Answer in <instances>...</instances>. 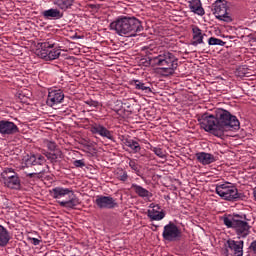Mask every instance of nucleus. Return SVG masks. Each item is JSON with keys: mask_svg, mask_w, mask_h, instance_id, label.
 I'll list each match as a JSON object with an SVG mask.
<instances>
[{"mask_svg": "<svg viewBox=\"0 0 256 256\" xmlns=\"http://www.w3.org/2000/svg\"><path fill=\"white\" fill-rule=\"evenodd\" d=\"M116 179H118V181H122L123 183H125V181L129 179V175L127 174V171L123 169H118L116 170Z\"/></svg>", "mask_w": 256, "mask_h": 256, "instance_id": "28", "label": "nucleus"}, {"mask_svg": "<svg viewBox=\"0 0 256 256\" xmlns=\"http://www.w3.org/2000/svg\"><path fill=\"white\" fill-rule=\"evenodd\" d=\"M124 145L126 147H129L133 153H139L141 151V145H139V142L133 140V139H125Z\"/></svg>", "mask_w": 256, "mask_h": 256, "instance_id": "24", "label": "nucleus"}, {"mask_svg": "<svg viewBox=\"0 0 256 256\" xmlns=\"http://www.w3.org/2000/svg\"><path fill=\"white\" fill-rule=\"evenodd\" d=\"M41 50L38 52L39 57L41 59H45V61H54V59H59V55H61L60 49H54L47 51L46 49H53L55 47V43L52 42H42L40 44Z\"/></svg>", "mask_w": 256, "mask_h": 256, "instance_id": "8", "label": "nucleus"}, {"mask_svg": "<svg viewBox=\"0 0 256 256\" xmlns=\"http://www.w3.org/2000/svg\"><path fill=\"white\" fill-rule=\"evenodd\" d=\"M201 129L210 132L215 137H223L227 131H238L241 123L237 116L232 115L229 111L221 109L216 113V117L211 114H203L198 118Z\"/></svg>", "mask_w": 256, "mask_h": 256, "instance_id": "1", "label": "nucleus"}, {"mask_svg": "<svg viewBox=\"0 0 256 256\" xmlns=\"http://www.w3.org/2000/svg\"><path fill=\"white\" fill-rule=\"evenodd\" d=\"M2 179L4 185L9 189H19L21 187V180H19V175L13 170V168H6L2 174Z\"/></svg>", "mask_w": 256, "mask_h": 256, "instance_id": "9", "label": "nucleus"}, {"mask_svg": "<svg viewBox=\"0 0 256 256\" xmlns=\"http://www.w3.org/2000/svg\"><path fill=\"white\" fill-rule=\"evenodd\" d=\"M42 16L49 21H57L63 19V12L57 8H50L42 12Z\"/></svg>", "mask_w": 256, "mask_h": 256, "instance_id": "17", "label": "nucleus"}, {"mask_svg": "<svg viewBox=\"0 0 256 256\" xmlns=\"http://www.w3.org/2000/svg\"><path fill=\"white\" fill-rule=\"evenodd\" d=\"M216 193L225 201H237L240 197L237 187L233 186L229 182L216 185Z\"/></svg>", "mask_w": 256, "mask_h": 256, "instance_id": "6", "label": "nucleus"}, {"mask_svg": "<svg viewBox=\"0 0 256 256\" xmlns=\"http://www.w3.org/2000/svg\"><path fill=\"white\" fill-rule=\"evenodd\" d=\"M209 45H219L220 47H223L225 45V42L219 38L210 37L208 39Z\"/></svg>", "mask_w": 256, "mask_h": 256, "instance_id": "31", "label": "nucleus"}, {"mask_svg": "<svg viewBox=\"0 0 256 256\" xmlns=\"http://www.w3.org/2000/svg\"><path fill=\"white\" fill-rule=\"evenodd\" d=\"M24 161L26 167H31L33 165H43V163H45V157L41 154H30Z\"/></svg>", "mask_w": 256, "mask_h": 256, "instance_id": "18", "label": "nucleus"}, {"mask_svg": "<svg viewBox=\"0 0 256 256\" xmlns=\"http://www.w3.org/2000/svg\"><path fill=\"white\" fill-rule=\"evenodd\" d=\"M63 99H65L63 91L52 89L48 92L46 104L48 107H55L56 105L63 103Z\"/></svg>", "mask_w": 256, "mask_h": 256, "instance_id": "12", "label": "nucleus"}, {"mask_svg": "<svg viewBox=\"0 0 256 256\" xmlns=\"http://www.w3.org/2000/svg\"><path fill=\"white\" fill-rule=\"evenodd\" d=\"M196 159L202 165H211V163H215V161H217L213 154L207 152L196 153Z\"/></svg>", "mask_w": 256, "mask_h": 256, "instance_id": "19", "label": "nucleus"}, {"mask_svg": "<svg viewBox=\"0 0 256 256\" xmlns=\"http://www.w3.org/2000/svg\"><path fill=\"white\" fill-rule=\"evenodd\" d=\"M32 243H33V245H39V243H41V240H39L37 238H32Z\"/></svg>", "mask_w": 256, "mask_h": 256, "instance_id": "36", "label": "nucleus"}, {"mask_svg": "<svg viewBox=\"0 0 256 256\" xmlns=\"http://www.w3.org/2000/svg\"><path fill=\"white\" fill-rule=\"evenodd\" d=\"M192 33H193V40H192V45L194 47H197V45H201L203 43V38L205 37V34H203V31L197 26L192 28Z\"/></svg>", "mask_w": 256, "mask_h": 256, "instance_id": "22", "label": "nucleus"}, {"mask_svg": "<svg viewBox=\"0 0 256 256\" xmlns=\"http://www.w3.org/2000/svg\"><path fill=\"white\" fill-rule=\"evenodd\" d=\"M74 1L75 0H55L54 5H56L62 11H67V9L71 8Z\"/></svg>", "mask_w": 256, "mask_h": 256, "instance_id": "26", "label": "nucleus"}, {"mask_svg": "<svg viewBox=\"0 0 256 256\" xmlns=\"http://www.w3.org/2000/svg\"><path fill=\"white\" fill-rule=\"evenodd\" d=\"M15 133H19L17 124L8 120H0V135H15Z\"/></svg>", "mask_w": 256, "mask_h": 256, "instance_id": "14", "label": "nucleus"}, {"mask_svg": "<svg viewBox=\"0 0 256 256\" xmlns=\"http://www.w3.org/2000/svg\"><path fill=\"white\" fill-rule=\"evenodd\" d=\"M223 223L228 229H234L238 239H245L251 233V226L247 221L239 219V216H224L222 217Z\"/></svg>", "mask_w": 256, "mask_h": 256, "instance_id": "4", "label": "nucleus"}, {"mask_svg": "<svg viewBox=\"0 0 256 256\" xmlns=\"http://www.w3.org/2000/svg\"><path fill=\"white\" fill-rule=\"evenodd\" d=\"M151 151H153V153H155L157 157H160V159H165V152H163V149L153 147Z\"/></svg>", "mask_w": 256, "mask_h": 256, "instance_id": "32", "label": "nucleus"}, {"mask_svg": "<svg viewBox=\"0 0 256 256\" xmlns=\"http://www.w3.org/2000/svg\"><path fill=\"white\" fill-rule=\"evenodd\" d=\"M128 165L132 169V171L136 173V175H139L141 173V166H139L136 160L130 159Z\"/></svg>", "mask_w": 256, "mask_h": 256, "instance_id": "29", "label": "nucleus"}, {"mask_svg": "<svg viewBox=\"0 0 256 256\" xmlns=\"http://www.w3.org/2000/svg\"><path fill=\"white\" fill-rule=\"evenodd\" d=\"M155 73L157 75H160L161 77H169V75H173L175 73V68L173 67L155 68Z\"/></svg>", "mask_w": 256, "mask_h": 256, "instance_id": "25", "label": "nucleus"}, {"mask_svg": "<svg viewBox=\"0 0 256 256\" xmlns=\"http://www.w3.org/2000/svg\"><path fill=\"white\" fill-rule=\"evenodd\" d=\"M177 58L171 52H165L163 55L149 57L146 56L145 58L141 59L140 65H177L176 63Z\"/></svg>", "mask_w": 256, "mask_h": 256, "instance_id": "5", "label": "nucleus"}, {"mask_svg": "<svg viewBox=\"0 0 256 256\" xmlns=\"http://www.w3.org/2000/svg\"><path fill=\"white\" fill-rule=\"evenodd\" d=\"M73 165H74L75 167L83 168V167H85V161H84V160H75V161L73 162Z\"/></svg>", "mask_w": 256, "mask_h": 256, "instance_id": "34", "label": "nucleus"}, {"mask_svg": "<svg viewBox=\"0 0 256 256\" xmlns=\"http://www.w3.org/2000/svg\"><path fill=\"white\" fill-rule=\"evenodd\" d=\"M151 210L147 211V217L150 219V221H162V219H165V211H158L157 209H160L159 205L150 204Z\"/></svg>", "mask_w": 256, "mask_h": 256, "instance_id": "16", "label": "nucleus"}, {"mask_svg": "<svg viewBox=\"0 0 256 256\" xmlns=\"http://www.w3.org/2000/svg\"><path fill=\"white\" fill-rule=\"evenodd\" d=\"M90 131L93 133V135H100V137H104L105 139L113 141V132L101 124H93Z\"/></svg>", "mask_w": 256, "mask_h": 256, "instance_id": "15", "label": "nucleus"}, {"mask_svg": "<svg viewBox=\"0 0 256 256\" xmlns=\"http://www.w3.org/2000/svg\"><path fill=\"white\" fill-rule=\"evenodd\" d=\"M46 157L53 163L57 161V159H63V153H61V151L57 153H46Z\"/></svg>", "mask_w": 256, "mask_h": 256, "instance_id": "30", "label": "nucleus"}, {"mask_svg": "<svg viewBox=\"0 0 256 256\" xmlns=\"http://www.w3.org/2000/svg\"><path fill=\"white\" fill-rule=\"evenodd\" d=\"M110 29L120 37H136L143 31V24L135 17L121 16L110 24Z\"/></svg>", "mask_w": 256, "mask_h": 256, "instance_id": "2", "label": "nucleus"}, {"mask_svg": "<svg viewBox=\"0 0 256 256\" xmlns=\"http://www.w3.org/2000/svg\"><path fill=\"white\" fill-rule=\"evenodd\" d=\"M188 7L192 11V13H195V15H200L201 17L205 15V9H203V4H201V0L189 1Z\"/></svg>", "mask_w": 256, "mask_h": 256, "instance_id": "20", "label": "nucleus"}, {"mask_svg": "<svg viewBox=\"0 0 256 256\" xmlns=\"http://www.w3.org/2000/svg\"><path fill=\"white\" fill-rule=\"evenodd\" d=\"M11 241V235H9V230L3 225H0V247H7Z\"/></svg>", "mask_w": 256, "mask_h": 256, "instance_id": "23", "label": "nucleus"}, {"mask_svg": "<svg viewBox=\"0 0 256 256\" xmlns=\"http://www.w3.org/2000/svg\"><path fill=\"white\" fill-rule=\"evenodd\" d=\"M131 189H133L138 197H142V199H151V197H153V194L149 192V190L138 184H132Z\"/></svg>", "mask_w": 256, "mask_h": 256, "instance_id": "21", "label": "nucleus"}, {"mask_svg": "<svg viewBox=\"0 0 256 256\" xmlns=\"http://www.w3.org/2000/svg\"><path fill=\"white\" fill-rule=\"evenodd\" d=\"M46 146L49 151H55L57 149V144L53 141H46Z\"/></svg>", "mask_w": 256, "mask_h": 256, "instance_id": "33", "label": "nucleus"}, {"mask_svg": "<svg viewBox=\"0 0 256 256\" xmlns=\"http://www.w3.org/2000/svg\"><path fill=\"white\" fill-rule=\"evenodd\" d=\"M226 245V253H229L230 250L233 253V256H243V247L245 245L243 240L235 241L233 239H228Z\"/></svg>", "mask_w": 256, "mask_h": 256, "instance_id": "13", "label": "nucleus"}, {"mask_svg": "<svg viewBox=\"0 0 256 256\" xmlns=\"http://www.w3.org/2000/svg\"><path fill=\"white\" fill-rule=\"evenodd\" d=\"M162 237L169 243L179 241L181 239V229H179L177 224L169 222L163 228Z\"/></svg>", "mask_w": 256, "mask_h": 256, "instance_id": "10", "label": "nucleus"}, {"mask_svg": "<svg viewBox=\"0 0 256 256\" xmlns=\"http://www.w3.org/2000/svg\"><path fill=\"white\" fill-rule=\"evenodd\" d=\"M131 85H134L138 91H145V93H152L151 87L146 86L141 80H132Z\"/></svg>", "mask_w": 256, "mask_h": 256, "instance_id": "27", "label": "nucleus"}, {"mask_svg": "<svg viewBox=\"0 0 256 256\" xmlns=\"http://www.w3.org/2000/svg\"><path fill=\"white\" fill-rule=\"evenodd\" d=\"M51 197L57 199L60 207H65L66 209H75L79 205V198L75 196L73 190L70 188H65L57 186L50 191Z\"/></svg>", "mask_w": 256, "mask_h": 256, "instance_id": "3", "label": "nucleus"}, {"mask_svg": "<svg viewBox=\"0 0 256 256\" xmlns=\"http://www.w3.org/2000/svg\"><path fill=\"white\" fill-rule=\"evenodd\" d=\"M95 203L99 209H115L118 207L117 200L111 196H96Z\"/></svg>", "mask_w": 256, "mask_h": 256, "instance_id": "11", "label": "nucleus"}, {"mask_svg": "<svg viewBox=\"0 0 256 256\" xmlns=\"http://www.w3.org/2000/svg\"><path fill=\"white\" fill-rule=\"evenodd\" d=\"M227 9H229V6H227V1L216 0L212 8L213 15H215L216 19H219V21L231 23V21H233V18H231V15H229Z\"/></svg>", "mask_w": 256, "mask_h": 256, "instance_id": "7", "label": "nucleus"}, {"mask_svg": "<svg viewBox=\"0 0 256 256\" xmlns=\"http://www.w3.org/2000/svg\"><path fill=\"white\" fill-rule=\"evenodd\" d=\"M40 173H41V171L40 172L27 173L26 177H29V179H31L33 177H36V175H39Z\"/></svg>", "mask_w": 256, "mask_h": 256, "instance_id": "35", "label": "nucleus"}]
</instances>
